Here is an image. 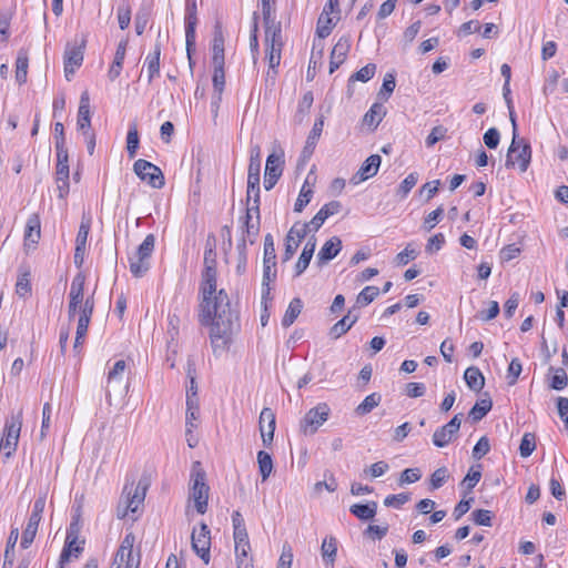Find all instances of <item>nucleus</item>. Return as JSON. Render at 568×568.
Here are the masks:
<instances>
[{
	"instance_id": "1",
	"label": "nucleus",
	"mask_w": 568,
	"mask_h": 568,
	"mask_svg": "<svg viewBox=\"0 0 568 568\" xmlns=\"http://www.w3.org/2000/svg\"><path fill=\"white\" fill-rule=\"evenodd\" d=\"M216 267L203 268L201 306L205 323L211 324L210 338L214 351L224 348L240 327L239 314L231 307L226 292L224 290L216 291Z\"/></svg>"
},
{
	"instance_id": "2",
	"label": "nucleus",
	"mask_w": 568,
	"mask_h": 568,
	"mask_svg": "<svg viewBox=\"0 0 568 568\" xmlns=\"http://www.w3.org/2000/svg\"><path fill=\"white\" fill-rule=\"evenodd\" d=\"M206 475L201 464L195 462L191 471V498L194 500L195 508L199 514H205L207 509L209 490Z\"/></svg>"
},
{
	"instance_id": "3",
	"label": "nucleus",
	"mask_w": 568,
	"mask_h": 568,
	"mask_svg": "<svg viewBox=\"0 0 568 568\" xmlns=\"http://www.w3.org/2000/svg\"><path fill=\"white\" fill-rule=\"evenodd\" d=\"M530 160V144L524 139H519L518 134H514L506 156V168H515L518 165L520 172H526Z\"/></svg>"
},
{
	"instance_id": "4",
	"label": "nucleus",
	"mask_w": 568,
	"mask_h": 568,
	"mask_svg": "<svg viewBox=\"0 0 568 568\" xmlns=\"http://www.w3.org/2000/svg\"><path fill=\"white\" fill-rule=\"evenodd\" d=\"M154 235L148 234L138 247L134 256L130 257V271L135 277H141L149 271V260L154 251Z\"/></svg>"
},
{
	"instance_id": "5",
	"label": "nucleus",
	"mask_w": 568,
	"mask_h": 568,
	"mask_svg": "<svg viewBox=\"0 0 568 568\" xmlns=\"http://www.w3.org/2000/svg\"><path fill=\"white\" fill-rule=\"evenodd\" d=\"M135 537L132 532L124 536L111 565V568H139L140 555L133 552Z\"/></svg>"
},
{
	"instance_id": "6",
	"label": "nucleus",
	"mask_w": 568,
	"mask_h": 568,
	"mask_svg": "<svg viewBox=\"0 0 568 568\" xmlns=\"http://www.w3.org/2000/svg\"><path fill=\"white\" fill-rule=\"evenodd\" d=\"M331 408L326 403H320L311 408L301 420L300 428L304 435H314L328 419Z\"/></svg>"
},
{
	"instance_id": "7",
	"label": "nucleus",
	"mask_w": 568,
	"mask_h": 568,
	"mask_svg": "<svg viewBox=\"0 0 568 568\" xmlns=\"http://www.w3.org/2000/svg\"><path fill=\"white\" fill-rule=\"evenodd\" d=\"M22 426V412L12 415L4 426V438L0 443V449L6 450V456L10 457L17 449L19 436Z\"/></svg>"
},
{
	"instance_id": "8",
	"label": "nucleus",
	"mask_w": 568,
	"mask_h": 568,
	"mask_svg": "<svg viewBox=\"0 0 568 568\" xmlns=\"http://www.w3.org/2000/svg\"><path fill=\"white\" fill-rule=\"evenodd\" d=\"M133 171L142 181L148 182L152 187L161 189L164 185V176L160 168L146 160H136L133 164Z\"/></svg>"
},
{
	"instance_id": "9",
	"label": "nucleus",
	"mask_w": 568,
	"mask_h": 568,
	"mask_svg": "<svg viewBox=\"0 0 568 568\" xmlns=\"http://www.w3.org/2000/svg\"><path fill=\"white\" fill-rule=\"evenodd\" d=\"M57 152V165H55V184L58 190V196L65 199L70 191L69 179V154L68 151H55Z\"/></svg>"
},
{
	"instance_id": "10",
	"label": "nucleus",
	"mask_w": 568,
	"mask_h": 568,
	"mask_svg": "<svg viewBox=\"0 0 568 568\" xmlns=\"http://www.w3.org/2000/svg\"><path fill=\"white\" fill-rule=\"evenodd\" d=\"M84 283H85V277L81 273L77 274L71 282L70 292H69V305H68L69 320L74 318L77 313L81 314V310L85 303L84 293H83Z\"/></svg>"
},
{
	"instance_id": "11",
	"label": "nucleus",
	"mask_w": 568,
	"mask_h": 568,
	"mask_svg": "<svg viewBox=\"0 0 568 568\" xmlns=\"http://www.w3.org/2000/svg\"><path fill=\"white\" fill-rule=\"evenodd\" d=\"M191 545L194 552L207 565L210 562L211 531L206 524L201 523L199 530L193 529Z\"/></svg>"
},
{
	"instance_id": "12",
	"label": "nucleus",
	"mask_w": 568,
	"mask_h": 568,
	"mask_svg": "<svg viewBox=\"0 0 568 568\" xmlns=\"http://www.w3.org/2000/svg\"><path fill=\"white\" fill-rule=\"evenodd\" d=\"M85 47V41L81 40L80 43H68L64 51V74L67 80H70V77L74 73L75 69H78L83 62V50Z\"/></svg>"
},
{
	"instance_id": "13",
	"label": "nucleus",
	"mask_w": 568,
	"mask_h": 568,
	"mask_svg": "<svg viewBox=\"0 0 568 568\" xmlns=\"http://www.w3.org/2000/svg\"><path fill=\"white\" fill-rule=\"evenodd\" d=\"M283 153H272L266 159L264 187L266 191L272 190L277 183L283 172Z\"/></svg>"
},
{
	"instance_id": "14",
	"label": "nucleus",
	"mask_w": 568,
	"mask_h": 568,
	"mask_svg": "<svg viewBox=\"0 0 568 568\" xmlns=\"http://www.w3.org/2000/svg\"><path fill=\"white\" fill-rule=\"evenodd\" d=\"M460 415H455L447 424L444 426L437 428L433 434V444L438 447L443 448L446 447L453 438L457 435L459 428H460Z\"/></svg>"
},
{
	"instance_id": "15",
	"label": "nucleus",
	"mask_w": 568,
	"mask_h": 568,
	"mask_svg": "<svg viewBox=\"0 0 568 568\" xmlns=\"http://www.w3.org/2000/svg\"><path fill=\"white\" fill-rule=\"evenodd\" d=\"M306 227L307 226L303 225L302 222H296L290 229L285 239L284 261H288L293 257L303 239L310 233Z\"/></svg>"
},
{
	"instance_id": "16",
	"label": "nucleus",
	"mask_w": 568,
	"mask_h": 568,
	"mask_svg": "<svg viewBox=\"0 0 568 568\" xmlns=\"http://www.w3.org/2000/svg\"><path fill=\"white\" fill-rule=\"evenodd\" d=\"M342 209V204L338 201H331L322 206V209L314 215V217L307 222L303 223L306 225V230L312 232H317L320 227L324 224V222L332 215L337 214Z\"/></svg>"
},
{
	"instance_id": "17",
	"label": "nucleus",
	"mask_w": 568,
	"mask_h": 568,
	"mask_svg": "<svg viewBox=\"0 0 568 568\" xmlns=\"http://www.w3.org/2000/svg\"><path fill=\"white\" fill-rule=\"evenodd\" d=\"M276 418L274 412L264 407L260 414L258 426L263 444L268 446L272 444L274 438Z\"/></svg>"
},
{
	"instance_id": "18",
	"label": "nucleus",
	"mask_w": 568,
	"mask_h": 568,
	"mask_svg": "<svg viewBox=\"0 0 568 568\" xmlns=\"http://www.w3.org/2000/svg\"><path fill=\"white\" fill-rule=\"evenodd\" d=\"M145 486H141V483H139L135 487H133V484L131 485L130 489L128 486L124 487L123 493L126 494V509L121 511L118 509V517L124 518L128 514V510L134 513L136 511L138 507L145 497Z\"/></svg>"
},
{
	"instance_id": "19",
	"label": "nucleus",
	"mask_w": 568,
	"mask_h": 568,
	"mask_svg": "<svg viewBox=\"0 0 568 568\" xmlns=\"http://www.w3.org/2000/svg\"><path fill=\"white\" fill-rule=\"evenodd\" d=\"M126 368V363L120 359L114 363L113 367L108 373L106 378V396H110L112 392L126 389L128 385L123 386V376Z\"/></svg>"
},
{
	"instance_id": "20",
	"label": "nucleus",
	"mask_w": 568,
	"mask_h": 568,
	"mask_svg": "<svg viewBox=\"0 0 568 568\" xmlns=\"http://www.w3.org/2000/svg\"><path fill=\"white\" fill-rule=\"evenodd\" d=\"M266 45V58L268 60V70L266 72L267 79L274 80L277 70L276 68L280 65L281 62V51H282V41L276 39V32L273 33V39L271 42Z\"/></svg>"
},
{
	"instance_id": "21",
	"label": "nucleus",
	"mask_w": 568,
	"mask_h": 568,
	"mask_svg": "<svg viewBox=\"0 0 568 568\" xmlns=\"http://www.w3.org/2000/svg\"><path fill=\"white\" fill-rule=\"evenodd\" d=\"M90 232V220H82L75 239L74 264L81 267L84 262L85 246Z\"/></svg>"
},
{
	"instance_id": "22",
	"label": "nucleus",
	"mask_w": 568,
	"mask_h": 568,
	"mask_svg": "<svg viewBox=\"0 0 568 568\" xmlns=\"http://www.w3.org/2000/svg\"><path fill=\"white\" fill-rule=\"evenodd\" d=\"M262 13L265 22V44H268L273 39V33L276 31V39L281 41V28L275 24L274 9L271 0H262Z\"/></svg>"
},
{
	"instance_id": "23",
	"label": "nucleus",
	"mask_w": 568,
	"mask_h": 568,
	"mask_svg": "<svg viewBox=\"0 0 568 568\" xmlns=\"http://www.w3.org/2000/svg\"><path fill=\"white\" fill-rule=\"evenodd\" d=\"M342 250V240L338 236H332L321 247L316 256V264L323 266L335 258Z\"/></svg>"
},
{
	"instance_id": "24",
	"label": "nucleus",
	"mask_w": 568,
	"mask_h": 568,
	"mask_svg": "<svg viewBox=\"0 0 568 568\" xmlns=\"http://www.w3.org/2000/svg\"><path fill=\"white\" fill-rule=\"evenodd\" d=\"M382 159L378 154H373L368 156L364 163L361 165L357 173L354 175L353 181L354 183H359L363 181L368 180L369 178H373L377 174L378 169L381 166Z\"/></svg>"
},
{
	"instance_id": "25",
	"label": "nucleus",
	"mask_w": 568,
	"mask_h": 568,
	"mask_svg": "<svg viewBox=\"0 0 568 568\" xmlns=\"http://www.w3.org/2000/svg\"><path fill=\"white\" fill-rule=\"evenodd\" d=\"M77 126L82 133L90 131L91 128L90 97L88 91L82 92L80 97Z\"/></svg>"
},
{
	"instance_id": "26",
	"label": "nucleus",
	"mask_w": 568,
	"mask_h": 568,
	"mask_svg": "<svg viewBox=\"0 0 568 568\" xmlns=\"http://www.w3.org/2000/svg\"><path fill=\"white\" fill-rule=\"evenodd\" d=\"M197 23L195 3L189 6L186 9L185 16V42H186V51L190 52L195 47V27Z\"/></svg>"
},
{
	"instance_id": "27",
	"label": "nucleus",
	"mask_w": 568,
	"mask_h": 568,
	"mask_svg": "<svg viewBox=\"0 0 568 568\" xmlns=\"http://www.w3.org/2000/svg\"><path fill=\"white\" fill-rule=\"evenodd\" d=\"M93 310H94L93 296H88L85 298V303L81 310V314L78 320L77 335L79 337L84 338V336L87 335L88 327H89V324H90V321H91V317L93 314Z\"/></svg>"
},
{
	"instance_id": "28",
	"label": "nucleus",
	"mask_w": 568,
	"mask_h": 568,
	"mask_svg": "<svg viewBox=\"0 0 568 568\" xmlns=\"http://www.w3.org/2000/svg\"><path fill=\"white\" fill-rule=\"evenodd\" d=\"M323 126H324V121L323 119H320L317 121H315L308 136H307V140H306V143H305V146L302 151V158L304 161H307L314 150H315V145L317 143V140L320 139L321 134H322V131H323Z\"/></svg>"
},
{
	"instance_id": "29",
	"label": "nucleus",
	"mask_w": 568,
	"mask_h": 568,
	"mask_svg": "<svg viewBox=\"0 0 568 568\" xmlns=\"http://www.w3.org/2000/svg\"><path fill=\"white\" fill-rule=\"evenodd\" d=\"M212 64H224V36L222 28L215 26L212 41Z\"/></svg>"
},
{
	"instance_id": "30",
	"label": "nucleus",
	"mask_w": 568,
	"mask_h": 568,
	"mask_svg": "<svg viewBox=\"0 0 568 568\" xmlns=\"http://www.w3.org/2000/svg\"><path fill=\"white\" fill-rule=\"evenodd\" d=\"M262 165V151L258 144H254L250 149V164L247 170V179L250 181L260 179Z\"/></svg>"
},
{
	"instance_id": "31",
	"label": "nucleus",
	"mask_w": 568,
	"mask_h": 568,
	"mask_svg": "<svg viewBox=\"0 0 568 568\" xmlns=\"http://www.w3.org/2000/svg\"><path fill=\"white\" fill-rule=\"evenodd\" d=\"M160 55H161V44H160V42H156L154 45L153 52L148 54L145 58V65H146L149 83H151L152 80L155 77H158L160 73Z\"/></svg>"
},
{
	"instance_id": "32",
	"label": "nucleus",
	"mask_w": 568,
	"mask_h": 568,
	"mask_svg": "<svg viewBox=\"0 0 568 568\" xmlns=\"http://www.w3.org/2000/svg\"><path fill=\"white\" fill-rule=\"evenodd\" d=\"M75 524H71L68 530L67 540H65V547L63 548L61 556H60V564L63 565L67 562L70 558V555L72 551H74L77 555L82 551V547L75 546L77 541V535H75Z\"/></svg>"
},
{
	"instance_id": "33",
	"label": "nucleus",
	"mask_w": 568,
	"mask_h": 568,
	"mask_svg": "<svg viewBox=\"0 0 568 568\" xmlns=\"http://www.w3.org/2000/svg\"><path fill=\"white\" fill-rule=\"evenodd\" d=\"M250 551V540L235 542V557L237 568H253V560L248 557Z\"/></svg>"
},
{
	"instance_id": "34",
	"label": "nucleus",
	"mask_w": 568,
	"mask_h": 568,
	"mask_svg": "<svg viewBox=\"0 0 568 568\" xmlns=\"http://www.w3.org/2000/svg\"><path fill=\"white\" fill-rule=\"evenodd\" d=\"M358 316L348 312L342 320L335 323L329 329V336L334 339L341 337L357 322Z\"/></svg>"
},
{
	"instance_id": "35",
	"label": "nucleus",
	"mask_w": 568,
	"mask_h": 568,
	"mask_svg": "<svg viewBox=\"0 0 568 568\" xmlns=\"http://www.w3.org/2000/svg\"><path fill=\"white\" fill-rule=\"evenodd\" d=\"M349 511L361 520H371L376 515L377 503L369 501L367 504H354L351 506Z\"/></svg>"
},
{
	"instance_id": "36",
	"label": "nucleus",
	"mask_w": 568,
	"mask_h": 568,
	"mask_svg": "<svg viewBox=\"0 0 568 568\" xmlns=\"http://www.w3.org/2000/svg\"><path fill=\"white\" fill-rule=\"evenodd\" d=\"M464 379L467 386L474 390L479 392L485 385V378L478 367H468L464 373Z\"/></svg>"
},
{
	"instance_id": "37",
	"label": "nucleus",
	"mask_w": 568,
	"mask_h": 568,
	"mask_svg": "<svg viewBox=\"0 0 568 568\" xmlns=\"http://www.w3.org/2000/svg\"><path fill=\"white\" fill-rule=\"evenodd\" d=\"M321 554H322L323 560L326 564H331V565L334 564V561L336 559V555H337V540L335 537L329 536L323 540L322 547H321Z\"/></svg>"
},
{
	"instance_id": "38",
	"label": "nucleus",
	"mask_w": 568,
	"mask_h": 568,
	"mask_svg": "<svg viewBox=\"0 0 568 568\" xmlns=\"http://www.w3.org/2000/svg\"><path fill=\"white\" fill-rule=\"evenodd\" d=\"M302 307H303V303H302L301 298L295 297L291 301V303L288 304V307L282 318L283 327H290L295 322V320L302 312Z\"/></svg>"
},
{
	"instance_id": "39",
	"label": "nucleus",
	"mask_w": 568,
	"mask_h": 568,
	"mask_svg": "<svg viewBox=\"0 0 568 568\" xmlns=\"http://www.w3.org/2000/svg\"><path fill=\"white\" fill-rule=\"evenodd\" d=\"M29 59L27 52L20 50L16 61V81L18 84L27 82Z\"/></svg>"
},
{
	"instance_id": "40",
	"label": "nucleus",
	"mask_w": 568,
	"mask_h": 568,
	"mask_svg": "<svg viewBox=\"0 0 568 568\" xmlns=\"http://www.w3.org/2000/svg\"><path fill=\"white\" fill-rule=\"evenodd\" d=\"M40 239V221L37 215L31 216L28 220L26 232H24V242L26 245L29 243L37 244Z\"/></svg>"
},
{
	"instance_id": "41",
	"label": "nucleus",
	"mask_w": 568,
	"mask_h": 568,
	"mask_svg": "<svg viewBox=\"0 0 568 568\" xmlns=\"http://www.w3.org/2000/svg\"><path fill=\"white\" fill-rule=\"evenodd\" d=\"M40 521L41 520L39 518L29 517L27 527L22 534L21 539V547L23 549L29 548V546L33 542Z\"/></svg>"
},
{
	"instance_id": "42",
	"label": "nucleus",
	"mask_w": 568,
	"mask_h": 568,
	"mask_svg": "<svg viewBox=\"0 0 568 568\" xmlns=\"http://www.w3.org/2000/svg\"><path fill=\"white\" fill-rule=\"evenodd\" d=\"M351 49V38L342 37L334 45L331 58L337 60L338 62H344L347 53Z\"/></svg>"
},
{
	"instance_id": "43",
	"label": "nucleus",
	"mask_w": 568,
	"mask_h": 568,
	"mask_svg": "<svg viewBox=\"0 0 568 568\" xmlns=\"http://www.w3.org/2000/svg\"><path fill=\"white\" fill-rule=\"evenodd\" d=\"M257 464L262 480L265 481L273 470V460L271 455L264 450H260L257 453Z\"/></svg>"
},
{
	"instance_id": "44",
	"label": "nucleus",
	"mask_w": 568,
	"mask_h": 568,
	"mask_svg": "<svg viewBox=\"0 0 568 568\" xmlns=\"http://www.w3.org/2000/svg\"><path fill=\"white\" fill-rule=\"evenodd\" d=\"M491 407H493L491 399H481L480 402H477L473 406L468 416L473 422H475V423L479 422L487 415V413L491 409Z\"/></svg>"
},
{
	"instance_id": "45",
	"label": "nucleus",
	"mask_w": 568,
	"mask_h": 568,
	"mask_svg": "<svg viewBox=\"0 0 568 568\" xmlns=\"http://www.w3.org/2000/svg\"><path fill=\"white\" fill-rule=\"evenodd\" d=\"M381 400L382 396L377 393H373L364 398V400L356 407L355 412L359 416L366 415L377 407Z\"/></svg>"
},
{
	"instance_id": "46",
	"label": "nucleus",
	"mask_w": 568,
	"mask_h": 568,
	"mask_svg": "<svg viewBox=\"0 0 568 568\" xmlns=\"http://www.w3.org/2000/svg\"><path fill=\"white\" fill-rule=\"evenodd\" d=\"M312 194H313V190L310 185V181L307 178L305 183L303 184L300 195L294 204V211L302 212L303 209L310 203Z\"/></svg>"
},
{
	"instance_id": "47",
	"label": "nucleus",
	"mask_w": 568,
	"mask_h": 568,
	"mask_svg": "<svg viewBox=\"0 0 568 568\" xmlns=\"http://www.w3.org/2000/svg\"><path fill=\"white\" fill-rule=\"evenodd\" d=\"M549 371L554 372L549 386L555 390H562L566 388L568 385V376L565 369L550 367Z\"/></svg>"
},
{
	"instance_id": "48",
	"label": "nucleus",
	"mask_w": 568,
	"mask_h": 568,
	"mask_svg": "<svg viewBox=\"0 0 568 568\" xmlns=\"http://www.w3.org/2000/svg\"><path fill=\"white\" fill-rule=\"evenodd\" d=\"M139 132L136 129V125L133 124L130 126L128 134H126V150L128 154L131 159H133L136 155L138 149H139Z\"/></svg>"
},
{
	"instance_id": "49",
	"label": "nucleus",
	"mask_w": 568,
	"mask_h": 568,
	"mask_svg": "<svg viewBox=\"0 0 568 568\" xmlns=\"http://www.w3.org/2000/svg\"><path fill=\"white\" fill-rule=\"evenodd\" d=\"M379 294V290L376 286H366L357 295L356 303L359 306H366L371 304Z\"/></svg>"
},
{
	"instance_id": "50",
	"label": "nucleus",
	"mask_w": 568,
	"mask_h": 568,
	"mask_svg": "<svg viewBox=\"0 0 568 568\" xmlns=\"http://www.w3.org/2000/svg\"><path fill=\"white\" fill-rule=\"evenodd\" d=\"M334 27L333 19L329 16H325L324 12L318 18L316 33L320 38H326L329 36Z\"/></svg>"
},
{
	"instance_id": "51",
	"label": "nucleus",
	"mask_w": 568,
	"mask_h": 568,
	"mask_svg": "<svg viewBox=\"0 0 568 568\" xmlns=\"http://www.w3.org/2000/svg\"><path fill=\"white\" fill-rule=\"evenodd\" d=\"M536 448L535 435L526 433L520 442L519 453L521 457H529Z\"/></svg>"
},
{
	"instance_id": "52",
	"label": "nucleus",
	"mask_w": 568,
	"mask_h": 568,
	"mask_svg": "<svg viewBox=\"0 0 568 568\" xmlns=\"http://www.w3.org/2000/svg\"><path fill=\"white\" fill-rule=\"evenodd\" d=\"M418 182V174L413 172L409 173L404 181L399 184L397 189V194L400 195L402 199L406 197L407 194L412 191V189Z\"/></svg>"
},
{
	"instance_id": "53",
	"label": "nucleus",
	"mask_w": 568,
	"mask_h": 568,
	"mask_svg": "<svg viewBox=\"0 0 568 568\" xmlns=\"http://www.w3.org/2000/svg\"><path fill=\"white\" fill-rule=\"evenodd\" d=\"M376 71V65L374 63H368L365 67L361 68L357 72H355L351 78L349 82L353 81H362L367 82L371 80Z\"/></svg>"
},
{
	"instance_id": "54",
	"label": "nucleus",
	"mask_w": 568,
	"mask_h": 568,
	"mask_svg": "<svg viewBox=\"0 0 568 568\" xmlns=\"http://www.w3.org/2000/svg\"><path fill=\"white\" fill-rule=\"evenodd\" d=\"M422 478L419 468H406L400 473L398 484L399 486L414 484Z\"/></svg>"
},
{
	"instance_id": "55",
	"label": "nucleus",
	"mask_w": 568,
	"mask_h": 568,
	"mask_svg": "<svg viewBox=\"0 0 568 568\" xmlns=\"http://www.w3.org/2000/svg\"><path fill=\"white\" fill-rule=\"evenodd\" d=\"M195 390L193 392V395L190 396L187 394L186 397V426L194 427V424L192 423L193 419L197 418L199 414V407L196 404V399L194 398Z\"/></svg>"
},
{
	"instance_id": "56",
	"label": "nucleus",
	"mask_w": 568,
	"mask_h": 568,
	"mask_svg": "<svg viewBox=\"0 0 568 568\" xmlns=\"http://www.w3.org/2000/svg\"><path fill=\"white\" fill-rule=\"evenodd\" d=\"M246 237L251 244L255 242L260 231V220L245 216L244 221Z\"/></svg>"
},
{
	"instance_id": "57",
	"label": "nucleus",
	"mask_w": 568,
	"mask_h": 568,
	"mask_svg": "<svg viewBox=\"0 0 568 568\" xmlns=\"http://www.w3.org/2000/svg\"><path fill=\"white\" fill-rule=\"evenodd\" d=\"M383 114H384L383 106L375 103L364 115V122L369 125H372V124L378 125L383 119Z\"/></svg>"
},
{
	"instance_id": "58",
	"label": "nucleus",
	"mask_w": 568,
	"mask_h": 568,
	"mask_svg": "<svg viewBox=\"0 0 568 568\" xmlns=\"http://www.w3.org/2000/svg\"><path fill=\"white\" fill-rule=\"evenodd\" d=\"M118 21L120 29L124 30L131 22V7L126 2H122L118 7Z\"/></svg>"
},
{
	"instance_id": "59",
	"label": "nucleus",
	"mask_w": 568,
	"mask_h": 568,
	"mask_svg": "<svg viewBox=\"0 0 568 568\" xmlns=\"http://www.w3.org/2000/svg\"><path fill=\"white\" fill-rule=\"evenodd\" d=\"M213 88L217 93H222L225 85L224 64L213 65Z\"/></svg>"
},
{
	"instance_id": "60",
	"label": "nucleus",
	"mask_w": 568,
	"mask_h": 568,
	"mask_svg": "<svg viewBox=\"0 0 568 568\" xmlns=\"http://www.w3.org/2000/svg\"><path fill=\"white\" fill-rule=\"evenodd\" d=\"M448 469L446 467L437 468L430 476V488L438 489L440 488L446 480L448 479Z\"/></svg>"
},
{
	"instance_id": "61",
	"label": "nucleus",
	"mask_w": 568,
	"mask_h": 568,
	"mask_svg": "<svg viewBox=\"0 0 568 568\" xmlns=\"http://www.w3.org/2000/svg\"><path fill=\"white\" fill-rule=\"evenodd\" d=\"M444 214V209L443 206H439L437 207L436 210L432 211L425 219H424V222H423V229L426 231V232H430L435 226L436 224L439 222V220L442 219Z\"/></svg>"
},
{
	"instance_id": "62",
	"label": "nucleus",
	"mask_w": 568,
	"mask_h": 568,
	"mask_svg": "<svg viewBox=\"0 0 568 568\" xmlns=\"http://www.w3.org/2000/svg\"><path fill=\"white\" fill-rule=\"evenodd\" d=\"M523 371V365L518 358H513L507 369L508 385L513 386L517 383V379Z\"/></svg>"
},
{
	"instance_id": "63",
	"label": "nucleus",
	"mask_w": 568,
	"mask_h": 568,
	"mask_svg": "<svg viewBox=\"0 0 568 568\" xmlns=\"http://www.w3.org/2000/svg\"><path fill=\"white\" fill-rule=\"evenodd\" d=\"M246 203H260V179H247Z\"/></svg>"
},
{
	"instance_id": "64",
	"label": "nucleus",
	"mask_w": 568,
	"mask_h": 568,
	"mask_svg": "<svg viewBox=\"0 0 568 568\" xmlns=\"http://www.w3.org/2000/svg\"><path fill=\"white\" fill-rule=\"evenodd\" d=\"M473 519L476 525L490 527L493 525V513L487 509H478L473 511Z\"/></svg>"
}]
</instances>
